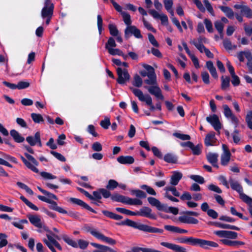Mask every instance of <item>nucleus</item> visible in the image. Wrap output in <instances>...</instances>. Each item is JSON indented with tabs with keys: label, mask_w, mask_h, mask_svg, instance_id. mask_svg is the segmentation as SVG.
I'll return each mask as SVG.
<instances>
[{
	"label": "nucleus",
	"mask_w": 252,
	"mask_h": 252,
	"mask_svg": "<svg viewBox=\"0 0 252 252\" xmlns=\"http://www.w3.org/2000/svg\"><path fill=\"white\" fill-rule=\"evenodd\" d=\"M118 78L117 82L120 84H124L126 81H128L130 75L128 73L127 69L119 67L117 69Z\"/></svg>",
	"instance_id": "obj_14"
},
{
	"label": "nucleus",
	"mask_w": 252,
	"mask_h": 252,
	"mask_svg": "<svg viewBox=\"0 0 252 252\" xmlns=\"http://www.w3.org/2000/svg\"><path fill=\"white\" fill-rule=\"evenodd\" d=\"M142 21L144 27L149 31H150L153 32H156V30L152 27L151 24L148 22L144 18H142Z\"/></svg>",
	"instance_id": "obj_60"
},
{
	"label": "nucleus",
	"mask_w": 252,
	"mask_h": 252,
	"mask_svg": "<svg viewBox=\"0 0 252 252\" xmlns=\"http://www.w3.org/2000/svg\"><path fill=\"white\" fill-rule=\"evenodd\" d=\"M142 80L141 78L138 75H136L134 77L133 85L137 87H140L142 86Z\"/></svg>",
	"instance_id": "obj_56"
},
{
	"label": "nucleus",
	"mask_w": 252,
	"mask_h": 252,
	"mask_svg": "<svg viewBox=\"0 0 252 252\" xmlns=\"http://www.w3.org/2000/svg\"><path fill=\"white\" fill-rule=\"evenodd\" d=\"M141 188L142 189H145L146 191L150 194L153 195H156V192L155 190L151 187L148 186L146 185H144L141 186Z\"/></svg>",
	"instance_id": "obj_64"
},
{
	"label": "nucleus",
	"mask_w": 252,
	"mask_h": 252,
	"mask_svg": "<svg viewBox=\"0 0 252 252\" xmlns=\"http://www.w3.org/2000/svg\"><path fill=\"white\" fill-rule=\"evenodd\" d=\"M221 242L222 244L229 246H234L237 247L240 245H244L245 243L240 241H231L228 239H222Z\"/></svg>",
	"instance_id": "obj_27"
},
{
	"label": "nucleus",
	"mask_w": 252,
	"mask_h": 252,
	"mask_svg": "<svg viewBox=\"0 0 252 252\" xmlns=\"http://www.w3.org/2000/svg\"><path fill=\"white\" fill-rule=\"evenodd\" d=\"M219 181L220 182V183L224 186L226 189H229L231 187V184L230 183V180L232 179L233 181H236L234 179H233L232 177H230L229 178L228 181H227L226 177L223 175H220L218 178Z\"/></svg>",
	"instance_id": "obj_30"
},
{
	"label": "nucleus",
	"mask_w": 252,
	"mask_h": 252,
	"mask_svg": "<svg viewBox=\"0 0 252 252\" xmlns=\"http://www.w3.org/2000/svg\"><path fill=\"white\" fill-rule=\"evenodd\" d=\"M219 155L217 153H209L207 155L208 161L214 166L217 168L219 167L217 164Z\"/></svg>",
	"instance_id": "obj_20"
},
{
	"label": "nucleus",
	"mask_w": 252,
	"mask_h": 252,
	"mask_svg": "<svg viewBox=\"0 0 252 252\" xmlns=\"http://www.w3.org/2000/svg\"><path fill=\"white\" fill-rule=\"evenodd\" d=\"M54 6L50 0H45L44 6L41 10V17L45 19L47 16H52Z\"/></svg>",
	"instance_id": "obj_10"
},
{
	"label": "nucleus",
	"mask_w": 252,
	"mask_h": 252,
	"mask_svg": "<svg viewBox=\"0 0 252 252\" xmlns=\"http://www.w3.org/2000/svg\"><path fill=\"white\" fill-rule=\"evenodd\" d=\"M231 189L236 191L239 195L240 198L249 206V211L252 216V198L244 193L242 186L238 181L230 180Z\"/></svg>",
	"instance_id": "obj_2"
},
{
	"label": "nucleus",
	"mask_w": 252,
	"mask_h": 252,
	"mask_svg": "<svg viewBox=\"0 0 252 252\" xmlns=\"http://www.w3.org/2000/svg\"><path fill=\"white\" fill-rule=\"evenodd\" d=\"M215 134L214 133H210L207 134L204 139L205 144L207 146H212L215 143Z\"/></svg>",
	"instance_id": "obj_32"
},
{
	"label": "nucleus",
	"mask_w": 252,
	"mask_h": 252,
	"mask_svg": "<svg viewBox=\"0 0 252 252\" xmlns=\"http://www.w3.org/2000/svg\"><path fill=\"white\" fill-rule=\"evenodd\" d=\"M223 109V114L224 116L228 120H230L231 123L233 124L235 127H238L239 123V121L237 117L233 114L232 110L226 104L222 105Z\"/></svg>",
	"instance_id": "obj_8"
},
{
	"label": "nucleus",
	"mask_w": 252,
	"mask_h": 252,
	"mask_svg": "<svg viewBox=\"0 0 252 252\" xmlns=\"http://www.w3.org/2000/svg\"><path fill=\"white\" fill-rule=\"evenodd\" d=\"M223 44L224 48L227 50H231L236 48V45H233L230 41L228 39H225L223 42Z\"/></svg>",
	"instance_id": "obj_48"
},
{
	"label": "nucleus",
	"mask_w": 252,
	"mask_h": 252,
	"mask_svg": "<svg viewBox=\"0 0 252 252\" xmlns=\"http://www.w3.org/2000/svg\"><path fill=\"white\" fill-rule=\"evenodd\" d=\"M7 238V236L5 234L2 233H0V248L4 247L7 245L8 242L6 239Z\"/></svg>",
	"instance_id": "obj_43"
},
{
	"label": "nucleus",
	"mask_w": 252,
	"mask_h": 252,
	"mask_svg": "<svg viewBox=\"0 0 252 252\" xmlns=\"http://www.w3.org/2000/svg\"><path fill=\"white\" fill-rule=\"evenodd\" d=\"M148 201L152 206L156 207L158 210L167 211L166 206L162 204L156 198L149 197L148 198Z\"/></svg>",
	"instance_id": "obj_18"
},
{
	"label": "nucleus",
	"mask_w": 252,
	"mask_h": 252,
	"mask_svg": "<svg viewBox=\"0 0 252 252\" xmlns=\"http://www.w3.org/2000/svg\"><path fill=\"white\" fill-rule=\"evenodd\" d=\"M136 228L141 231L151 233H162L163 231L162 230L159 228L151 227L140 223H137Z\"/></svg>",
	"instance_id": "obj_17"
},
{
	"label": "nucleus",
	"mask_w": 252,
	"mask_h": 252,
	"mask_svg": "<svg viewBox=\"0 0 252 252\" xmlns=\"http://www.w3.org/2000/svg\"><path fill=\"white\" fill-rule=\"evenodd\" d=\"M50 153L58 160L63 162L65 161L66 159L65 157L60 153L54 151H51Z\"/></svg>",
	"instance_id": "obj_57"
},
{
	"label": "nucleus",
	"mask_w": 252,
	"mask_h": 252,
	"mask_svg": "<svg viewBox=\"0 0 252 252\" xmlns=\"http://www.w3.org/2000/svg\"><path fill=\"white\" fill-rule=\"evenodd\" d=\"M131 193L132 194H134L137 197L145 198L146 197V195L145 193L141 190H139V189L132 190L131 191Z\"/></svg>",
	"instance_id": "obj_55"
},
{
	"label": "nucleus",
	"mask_w": 252,
	"mask_h": 252,
	"mask_svg": "<svg viewBox=\"0 0 252 252\" xmlns=\"http://www.w3.org/2000/svg\"><path fill=\"white\" fill-rule=\"evenodd\" d=\"M47 233H48L46 234L47 239L45 238L43 239V242L47 245V246L52 252H57L53 247L54 246L56 247L58 250L61 251L62 250V248L60 244L54 239V237H55V235L52 231L51 233L50 232ZM57 238L58 239V237H57Z\"/></svg>",
	"instance_id": "obj_6"
},
{
	"label": "nucleus",
	"mask_w": 252,
	"mask_h": 252,
	"mask_svg": "<svg viewBox=\"0 0 252 252\" xmlns=\"http://www.w3.org/2000/svg\"><path fill=\"white\" fill-rule=\"evenodd\" d=\"M144 88L148 90L150 94L155 95L156 98L161 100L164 99V97L162 94L161 90L158 87V84L153 86H145Z\"/></svg>",
	"instance_id": "obj_13"
},
{
	"label": "nucleus",
	"mask_w": 252,
	"mask_h": 252,
	"mask_svg": "<svg viewBox=\"0 0 252 252\" xmlns=\"http://www.w3.org/2000/svg\"><path fill=\"white\" fill-rule=\"evenodd\" d=\"M221 88L223 90H225L230 86V78L228 76L223 77L221 78Z\"/></svg>",
	"instance_id": "obj_36"
},
{
	"label": "nucleus",
	"mask_w": 252,
	"mask_h": 252,
	"mask_svg": "<svg viewBox=\"0 0 252 252\" xmlns=\"http://www.w3.org/2000/svg\"><path fill=\"white\" fill-rule=\"evenodd\" d=\"M183 177L181 172L178 171H174L172 172V174L170 179V184L173 186L177 185Z\"/></svg>",
	"instance_id": "obj_19"
},
{
	"label": "nucleus",
	"mask_w": 252,
	"mask_h": 252,
	"mask_svg": "<svg viewBox=\"0 0 252 252\" xmlns=\"http://www.w3.org/2000/svg\"><path fill=\"white\" fill-rule=\"evenodd\" d=\"M207 121L210 123L216 131H219L221 128V124L218 116L214 114L206 118Z\"/></svg>",
	"instance_id": "obj_15"
},
{
	"label": "nucleus",
	"mask_w": 252,
	"mask_h": 252,
	"mask_svg": "<svg viewBox=\"0 0 252 252\" xmlns=\"http://www.w3.org/2000/svg\"><path fill=\"white\" fill-rule=\"evenodd\" d=\"M219 7L227 18L230 19L234 18L235 13L231 8L226 6H219Z\"/></svg>",
	"instance_id": "obj_25"
},
{
	"label": "nucleus",
	"mask_w": 252,
	"mask_h": 252,
	"mask_svg": "<svg viewBox=\"0 0 252 252\" xmlns=\"http://www.w3.org/2000/svg\"><path fill=\"white\" fill-rule=\"evenodd\" d=\"M123 16L124 23L127 26H131V20L130 15L126 12H122L121 14Z\"/></svg>",
	"instance_id": "obj_41"
},
{
	"label": "nucleus",
	"mask_w": 252,
	"mask_h": 252,
	"mask_svg": "<svg viewBox=\"0 0 252 252\" xmlns=\"http://www.w3.org/2000/svg\"><path fill=\"white\" fill-rule=\"evenodd\" d=\"M189 178L200 184H202L205 182L204 178L200 175H192Z\"/></svg>",
	"instance_id": "obj_52"
},
{
	"label": "nucleus",
	"mask_w": 252,
	"mask_h": 252,
	"mask_svg": "<svg viewBox=\"0 0 252 252\" xmlns=\"http://www.w3.org/2000/svg\"><path fill=\"white\" fill-rule=\"evenodd\" d=\"M223 109V114L224 116L228 120H230L231 123L233 124L235 127H238L239 123V121L237 117L233 114L232 110L226 104L222 105Z\"/></svg>",
	"instance_id": "obj_9"
},
{
	"label": "nucleus",
	"mask_w": 252,
	"mask_h": 252,
	"mask_svg": "<svg viewBox=\"0 0 252 252\" xmlns=\"http://www.w3.org/2000/svg\"><path fill=\"white\" fill-rule=\"evenodd\" d=\"M62 239L68 245H69L74 248H78L77 243L75 241L72 239L70 237H69L67 235H63L62 236Z\"/></svg>",
	"instance_id": "obj_33"
},
{
	"label": "nucleus",
	"mask_w": 252,
	"mask_h": 252,
	"mask_svg": "<svg viewBox=\"0 0 252 252\" xmlns=\"http://www.w3.org/2000/svg\"><path fill=\"white\" fill-rule=\"evenodd\" d=\"M151 212L152 210L147 207H142L139 210V211H137L138 216L150 218H153V216L151 215Z\"/></svg>",
	"instance_id": "obj_23"
},
{
	"label": "nucleus",
	"mask_w": 252,
	"mask_h": 252,
	"mask_svg": "<svg viewBox=\"0 0 252 252\" xmlns=\"http://www.w3.org/2000/svg\"><path fill=\"white\" fill-rule=\"evenodd\" d=\"M26 140L28 143L32 146H34L37 144V140L36 139V133L34 137L30 136L26 138Z\"/></svg>",
	"instance_id": "obj_59"
},
{
	"label": "nucleus",
	"mask_w": 252,
	"mask_h": 252,
	"mask_svg": "<svg viewBox=\"0 0 252 252\" xmlns=\"http://www.w3.org/2000/svg\"><path fill=\"white\" fill-rule=\"evenodd\" d=\"M111 199L115 201L126 203L127 197L118 194H114L111 196Z\"/></svg>",
	"instance_id": "obj_39"
},
{
	"label": "nucleus",
	"mask_w": 252,
	"mask_h": 252,
	"mask_svg": "<svg viewBox=\"0 0 252 252\" xmlns=\"http://www.w3.org/2000/svg\"><path fill=\"white\" fill-rule=\"evenodd\" d=\"M116 46V43L114 39L112 37H110L105 45L106 49L108 51L109 48H113Z\"/></svg>",
	"instance_id": "obj_53"
},
{
	"label": "nucleus",
	"mask_w": 252,
	"mask_h": 252,
	"mask_svg": "<svg viewBox=\"0 0 252 252\" xmlns=\"http://www.w3.org/2000/svg\"><path fill=\"white\" fill-rule=\"evenodd\" d=\"M246 122L248 127L252 130V111L248 112L246 117Z\"/></svg>",
	"instance_id": "obj_47"
},
{
	"label": "nucleus",
	"mask_w": 252,
	"mask_h": 252,
	"mask_svg": "<svg viewBox=\"0 0 252 252\" xmlns=\"http://www.w3.org/2000/svg\"><path fill=\"white\" fill-rule=\"evenodd\" d=\"M204 23L207 31L209 32H213V29L211 21L209 19L205 18L204 20Z\"/></svg>",
	"instance_id": "obj_54"
},
{
	"label": "nucleus",
	"mask_w": 252,
	"mask_h": 252,
	"mask_svg": "<svg viewBox=\"0 0 252 252\" xmlns=\"http://www.w3.org/2000/svg\"><path fill=\"white\" fill-rule=\"evenodd\" d=\"M202 81L205 84H209L210 83L209 75L206 71H202L201 74Z\"/></svg>",
	"instance_id": "obj_61"
},
{
	"label": "nucleus",
	"mask_w": 252,
	"mask_h": 252,
	"mask_svg": "<svg viewBox=\"0 0 252 252\" xmlns=\"http://www.w3.org/2000/svg\"><path fill=\"white\" fill-rule=\"evenodd\" d=\"M119 186V183L115 180L111 179L109 180L106 186V189L109 190H113Z\"/></svg>",
	"instance_id": "obj_40"
},
{
	"label": "nucleus",
	"mask_w": 252,
	"mask_h": 252,
	"mask_svg": "<svg viewBox=\"0 0 252 252\" xmlns=\"http://www.w3.org/2000/svg\"><path fill=\"white\" fill-rule=\"evenodd\" d=\"M173 135L175 137L182 140H189L190 139V136L188 134L175 132L174 133Z\"/></svg>",
	"instance_id": "obj_51"
},
{
	"label": "nucleus",
	"mask_w": 252,
	"mask_h": 252,
	"mask_svg": "<svg viewBox=\"0 0 252 252\" xmlns=\"http://www.w3.org/2000/svg\"><path fill=\"white\" fill-rule=\"evenodd\" d=\"M100 125L103 128L108 129L111 125L109 118H105L104 120L100 122Z\"/></svg>",
	"instance_id": "obj_62"
},
{
	"label": "nucleus",
	"mask_w": 252,
	"mask_h": 252,
	"mask_svg": "<svg viewBox=\"0 0 252 252\" xmlns=\"http://www.w3.org/2000/svg\"><path fill=\"white\" fill-rule=\"evenodd\" d=\"M117 161L121 164H131L134 162V159L131 156H121L117 158Z\"/></svg>",
	"instance_id": "obj_26"
},
{
	"label": "nucleus",
	"mask_w": 252,
	"mask_h": 252,
	"mask_svg": "<svg viewBox=\"0 0 252 252\" xmlns=\"http://www.w3.org/2000/svg\"><path fill=\"white\" fill-rule=\"evenodd\" d=\"M10 134L14 141L17 143H21L25 140L20 133L15 129H12L10 131Z\"/></svg>",
	"instance_id": "obj_28"
},
{
	"label": "nucleus",
	"mask_w": 252,
	"mask_h": 252,
	"mask_svg": "<svg viewBox=\"0 0 252 252\" xmlns=\"http://www.w3.org/2000/svg\"><path fill=\"white\" fill-rule=\"evenodd\" d=\"M108 28L110 31V33L112 36H114L115 35H118V34H119V32L118 30L116 25L113 24H111L109 25Z\"/></svg>",
	"instance_id": "obj_50"
},
{
	"label": "nucleus",
	"mask_w": 252,
	"mask_h": 252,
	"mask_svg": "<svg viewBox=\"0 0 252 252\" xmlns=\"http://www.w3.org/2000/svg\"><path fill=\"white\" fill-rule=\"evenodd\" d=\"M214 26L216 28V29L218 31V32L219 33L220 36L221 38H222L223 37V28H224V25L223 23H222L220 21H216L214 23Z\"/></svg>",
	"instance_id": "obj_34"
},
{
	"label": "nucleus",
	"mask_w": 252,
	"mask_h": 252,
	"mask_svg": "<svg viewBox=\"0 0 252 252\" xmlns=\"http://www.w3.org/2000/svg\"><path fill=\"white\" fill-rule=\"evenodd\" d=\"M164 160L169 163H177L178 159V157L173 153H167L163 157Z\"/></svg>",
	"instance_id": "obj_22"
},
{
	"label": "nucleus",
	"mask_w": 252,
	"mask_h": 252,
	"mask_svg": "<svg viewBox=\"0 0 252 252\" xmlns=\"http://www.w3.org/2000/svg\"><path fill=\"white\" fill-rule=\"evenodd\" d=\"M178 220L182 223H189V224H197L198 220L192 217L187 216H182L178 218Z\"/></svg>",
	"instance_id": "obj_21"
},
{
	"label": "nucleus",
	"mask_w": 252,
	"mask_h": 252,
	"mask_svg": "<svg viewBox=\"0 0 252 252\" xmlns=\"http://www.w3.org/2000/svg\"><path fill=\"white\" fill-rule=\"evenodd\" d=\"M147 76L148 79L144 81L146 84L149 86H153L157 84V77L155 73H148Z\"/></svg>",
	"instance_id": "obj_29"
},
{
	"label": "nucleus",
	"mask_w": 252,
	"mask_h": 252,
	"mask_svg": "<svg viewBox=\"0 0 252 252\" xmlns=\"http://www.w3.org/2000/svg\"><path fill=\"white\" fill-rule=\"evenodd\" d=\"M241 13L247 18H252V10L247 5L245 6L244 9L241 10Z\"/></svg>",
	"instance_id": "obj_42"
},
{
	"label": "nucleus",
	"mask_w": 252,
	"mask_h": 252,
	"mask_svg": "<svg viewBox=\"0 0 252 252\" xmlns=\"http://www.w3.org/2000/svg\"><path fill=\"white\" fill-rule=\"evenodd\" d=\"M27 217L32 224L37 228H42L47 232L51 233V231L42 221L41 218L37 215H29Z\"/></svg>",
	"instance_id": "obj_7"
},
{
	"label": "nucleus",
	"mask_w": 252,
	"mask_h": 252,
	"mask_svg": "<svg viewBox=\"0 0 252 252\" xmlns=\"http://www.w3.org/2000/svg\"><path fill=\"white\" fill-rule=\"evenodd\" d=\"M178 240L181 243L187 244L192 246H199L205 249H209L210 247L214 248L218 247V244L216 242L192 237H184L179 238Z\"/></svg>",
	"instance_id": "obj_1"
},
{
	"label": "nucleus",
	"mask_w": 252,
	"mask_h": 252,
	"mask_svg": "<svg viewBox=\"0 0 252 252\" xmlns=\"http://www.w3.org/2000/svg\"><path fill=\"white\" fill-rule=\"evenodd\" d=\"M164 190L165 192L169 193L170 191L171 192L172 194L176 197L180 196V192L176 189V188L175 187L173 186H166L164 188Z\"/></svg>",
	"instance_id": "obj_38"
},
{
	"label": "nucleus",
	"mask_w": 252,
	"mask_h": 252,
	"mask_svg": "<svg viewBox=\"0 0 252 252\" xmlns=\"http://www.w3.org/2000/svg\"><path fill=\"white\" fill-rule=\"evenodd\" d=\"M207 188L209 190L218 193H221L222 192V190L218 186L214 184L208 185Z\"/></svg>",
	"instance_id": "obj_58"
},
{
	"label": "nucleus",
	"mask_w": 252,
	"mask_h": 252,
	"mask_svg": "<svg viewBox=\"0 0 252 252\" xmlns=\"http://www.w3.org/2000/svg\"><path fill=\"white\" fill-rule=\"evenodd\" d=\"M190 149L194 155H199L201 153L202 145L198 144L195 146L193 144Z\"/></svg>",
	"instance_id": "obj_45"
},
{
	"label": "nucleus",
	"mask_w": 252,
	"mask_h": 252,
	"mask_svg": "<svg viewBox=\"0 0 252 252\" xmlns=\"http://www.w3.org/2000/svg\"><path fill=\"white\" fill-rule=\"evenodd\" d=\"M163 4L165 9L171 14L172 16H174V11L172 7L173 1L172 0H164Z\"/></svg>",
	"instance_id": "obj_31"
},
{
	"label": "nucleus",
	"mask_w": 252,
	"mask_h": 252,
	"mask_svg": "<svg viewBox=\"0 0 252 252\" xmlns=\"http://www.w3.org/2000/svg\"><path fill=\"white\" fill-rule=\"evenodd\" d=\"M126 204L130 205H141L142 201L138 198H131L127 197Z\"/></svg>",
	"instance_id": "obj_37"
},
{
	"label": "nucleus",
	"mask_w": 252,
	"mask_h": 252,
	"mask_svg": "<svg viewBox=\"0 0 252 252\" xmlns=\"http://www.w3.org/2000/svg\"><path fill=\"white\" fill-rule=\"evenodd\" d=\"M24 155L27 158L22 156H20V158L27 168L34 173H39V170L36 167L39 164L38 161L33 157L27 153H24Z\"/></svg>",
	"instance_id": "obj_5"
},
{
	"label": "nucleus",
	"mask_w": 252,
	"mask_h": 252,
	"mask_svg": "<svg viewBox=\"0 0 252 252\" xmlns=\"http://www.w3.org/2000/svg\"><path fill=\"white\" fill-rule=\"evenodd\" d=\"M84 229L87 232H90L94 237L102 242L111 245H114L116 244V241L115 240L110 237L105 236L95 228L86 225L84 227Z\"/></svg>",
	"instance_id": "obj_3"
},
{
	"label": "nucleus",
	"mask_w": 252,
	"mask_h": 252,
	"mask_svg": "<svg viewBox=\"0 0 252 252\" xmlns=\"http://www.w3.org/2000/svg\"><path fill=\"white\" fill-rule=\"evenodd\" d=\"M206 67L209 71L210 74L213 78L215 79L218 78V75L216 71V69L212 61H209L206 62Z\"/></svg>",
	"instance_id": "obj_24"
},
{
	"label": "nucleus",
	"mask_w": 252,
	"mask_h": 252,
	"mask_svg": "<svg viewBox=\"0 0 252 252\" xmlns=\"http://www.w3.org/2000/svg\"><path fill=\"white\" fill-rule=\"evenodd\" d=\"M17 185L21 189L25 190V191L29 194L32 195L33 194V191L28 186L24 184V183L18 182L17 183Z\"/></svg>",
	"instance_id": "obj_46"
},
{
	"label": "nucleus",
	"mask_w": 252,
	"mask_h": 252,
	"mask_svg": "<svg viewBox=\"0 0 252 252\" xmlns=\"http://www.w3.org/2000/svg\"><path fill=\"white\" fill-rule=\"evenodd\" d=\"M232 138L235 144H238L240 141V137L239 136V131L237 129L234 130L232 134Z\"/></svg>",
	"instance_id": "obj_63"
},
{
	"label": "nucleus",
	"mask_w": 252,
	"mask_h": 252,
	"mask_svg": "<svg viewBox=\"0 0 252 252\" xmlns=\"http://www.w3.org/2000/svg\"><path fill=\"white\" fill-rule=\"evenodd\" d=\"M133 35L137 38H142V35L141 34L140 31L134 26H127L125 30V36L126 38H128L131 35Z\"/></svg>",
	"instance_id": "obj_12"
},
{
	"label": "nucleus",
	"mask_w": 252,
	"mask_h": 252,
	"mask_svg": "<svg viewBox=\"0 0 252 252\" xmlns=\"http://www.w3.org/2000/svg\"><path fill=\"white\" fill-rule=\"evenodd\" d=\"M130 90L140 101L145 102L146 104L150 107V110L151 111H153L155 110L156 107L153 105L152 98L149 94H144L143 92L138 89L131 88Z\"/></svg>",
	"instance_id": "obj_4"
},
{
	"label": "nucleus",
	"mask_w": 252,
	"mask_h": 252,
	"mask_svg": "<svg viewBox=\"0 0 252 252\" xmlns=\"http://www.w3.org/2000/svg\"><path fill=\"white\" fill-rule=\"evenodd\" d=\"M149 13L155 19H159L162 25H167L168 23V17L166 15L161 13H158L157 11L154 9L150 10Z\"/></svg>",
	"instance_id": "obj_16"
},
{
	"label": "nucleus",
	"mask_w": 252,
	"mask_h": 252,
	"mask_svg": "<svg viewBox=\"0 0 252 252\" xmlns=\"http://www.w3.org/2000/svg\"><path fill=\"white\" fill-rule=\"evenodd\" d=\"M91 245L96 248V249L94 250L93 252H107V249H108V247L107 246L95 243H91Z\"/></svg>",
	"instance_id": "obj_35"
},
{
	"label": "nucleus",
	"mask_w": 252,
	"mask_h": 252,
	"mask_svg": "<svg viewBox=\"0 0 252 252\" xmlns=\"http://www.w3.org/2000/svg\"><path fill=\"white\" fill-rule=\"evenodd\" d=\"M207 11L213 16H215V12L212 6L208 0H203V1Z\"/></svg>",
	"instance_id": "obj_49"
},
{
	"label": "nucleus",
	"mask_w": 252,
	"mask_h": 252,
	"mask_svg": "<svg viewBox=\"0 0 252 252\" xmlns=\"http://www.w3.org/2000/svg\"><path fill=\"white\" fill-rule=\"evenodd\" d=\"M222 153L220 156V163L223 166H227L231 159V153L225 144L222 145Z\"/></svg>",
	"instance_id": "obj_11"
},
{
	"label": "nucleus",
	"mask_w": 252,
	"mask_h": 252,
	"mask_svg": "<svg viewBox=\"0 0 252 252\" xmlns=\"http://www.w3.org/2000/svg\"><path fill=\"white\" fill-rule=\"evenodd\" d=\"M31 117L35 123H40L44 121L42 116L39 114L32 113L31 114Z\"/></svg>",
	"instance_id": "obj_44"
}]
</instances>
